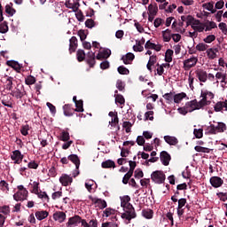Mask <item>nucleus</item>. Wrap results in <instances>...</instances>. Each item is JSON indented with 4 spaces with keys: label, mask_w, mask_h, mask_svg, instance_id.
I'll use <instances>...</instances> for the list:
<instances>
[{
    "label": "nucleus",
    "mask_w": 227,
    "mask_h": 227,
    "mask_svg": "<svg viewBox=\"0 0 227 227\" xmlns=\"http://www.w3.org/2000/svg\"><path fill=\"white\" fill-rule=\"evenodd\" d=\"M216 195L221 201H227V192H220Z\"/></svg>",
    "instance_id": "nucleus-61"
},
{
    "label": "nucleus",
    "mask_w": 227,
    "mask_h": 227,
    "mask_svg": "<svg viewBox=\"0 0 227 227\" xmlns=\"http://www.w3.org/2000/svg\"><path fill=\"white\" fill-rule=\"evenodd\" d=\"M227 127L224 122H217V125L215 126V131L216 134L223 133L226 130Z\"/></svg>",
    "instance_id": "nucleus-29"
},
{
    "label": "nucleus",
    "mask_w": 227,
    "mask_h": 227,
    "mask_svg": "<svg viewBox=\"0 0 227 227\" xmlns=\"http://www.w3.org/2000/svg\"><path fill=\"white\" fill-rule=\"evenodd\" d=\"M181 20L183 22H186V27H189L191 24H192V20H194V18L192 15H184L181 17Z\"/></svg>",
    "instance_id": "nucleus-32"
},
{
    "label": "nucleus",
    "mask_w": 227,
    "mask_h": 227,
    "mask_svg": "<svg viewBox=\"0 0 227 227\" xmlns=\"http://www.w3.org/2000/svg\"><path fill=\"white\" fill-rule=\"evenodd\" d=\"M193 134L197 139H201L203 137V129H194Z\"/></svg>",
    "instance_id": "nucleus-50"
},
{
    "label": "nucleus",
    "mask_w": 227,
    "mask_h": 227,
    "mask_svg": "<svg viewBox=\"0 0 227 227\" xmlns=\"http://www.w3.org/2000/svg\"><path fill=\"white\" fill-rule=\"evenodd\" d=\"M101 168H103L104 169H108L110 168H116V163H114L113 160H107L101 163Z\"/></svg>",
    "instance_id": "nucleus-26"
},
{
    "label": "nucleus",
    "mask_w": 227,
    "mask_h": 227,
    "mask_svg": "<svg viewBox=\"0 0 227 227\" xmlns=\"http://www.w3.org/2000/svg\"><path fill=\"white\" fill-rule=\"evenodd\" d=\"M162 37H163V42H171V31L169 28H167L165 31H162Z\"/></svg>",
    "instance_id": "nucleus-36"
},
{
    "label": "nucleus",
    "mask_w": 227,
    "mask_h": 227,
    "mask_svg": "<svg viewBox=\"0 0 227 227\" xmlns=\"http://www.w3.org/2000/svg\"><path fill=\"white\" fill-rule=\"evenodd\" d=\"M84 102L82 101V99H80L78 100L76 103H75V109L74 111L76 113H84Z\"/></svg>",
    "instance_id": "nucleus-34"
},
{
    "label": "nucleus",
    "mask_w": 227,
    "mask_h": 227,
    "mask_svg": "<svg viewBox=\"0 0 227 227\" xmlns=\"http://www.w3.org/2000/svg\"><path fill=\"white\" fill-rule=\"evenodd\" d=\"M53 219L54 221H57L58 223H65V220L67 219V214L63 211H57L53 214Z\"/></svg>",
    "instance_id": "nucleus-17"
},
{
    "label": "nucleus",
    "mask_w": 227,
    "mask_h": 227,
    "mask_svg": "<svg viewBox=\"0 0 227 227\" xmlns=\"http://www.w3.org/2000/svg\"><path fill=\"white\" fill-rule=\"evenodd\" d=\"M81 224V216L75 215L74 216L69 217L66 227H78Z\"/></svg>",
    "instance_id": "nucleus-6"
},
{
    "label": "nucleus",
    "mask_w": 227,
    "mask_h": 227,
    "mask_svg": "<svg viewBox=\"0 0 227 227\" xmlns=\"http://www.w3.org/2000/svg\"><path fill=\"white\" fill-rule=\"evenodd\" d=\"M36 196L40 199L43 200V201H46V203H49V201H51V198H49V195L47 194L46 192H42V190H40L37 193Z\"/></svg>",
    "instance_id": "nucleus-28"
},
{
    "label": "nucleus",
    "mask_w": 227,
    "mask_h": 227,
    "mask_svg": "<svg viewBox=\"0 0 227 227\" xmlns=\"http://www.w3.org/2000/svg\"><path fill=\"white\" fill-rule=\"evenodd\" d=\"M136 59V55L132 52H129L126 55L121 57V61H123L124 65H132V62Z\"/></svg>",
    "instance_id": "nucleus-16"
},
{
    "label": "nucleus",
    "mask_w": 227,
    "mask_h": 227,
    "mask_svg": "<svg viewBox=\"0 0 227 227\" xmlns=\"http://www.w3.org/2000/svg\"><path fill=\"white\" fill-rule=\"evenodd\" d=\"M65 6L66 8H69L70 10H73L74 13H77V12H79V6H81V4H79V2L72 4L70 3V0H67L65 3Z\"/></svg>",
    "instance_id": "nucleus-19"
},
{
    "label": "nucleus",
    "mask_w": 227,
    "mask_h": 227,
    "mask_svg": "<svg viewBox=\"0 0 227 227\" xmlns=\"http://www.w3.org/2000/svg\"><path fill=\"white\" fill-rule=\"evenodd\" d=\"M85 26L91 29L93 27H95V20H93L92 19H88L85 21Z\"/></svg>",
    "instance_id": "nucleus-57"
},
{
    "label": "nucleus",
    "mask_w": 227,
    "mask_h": 227,
    "mask_svg": "<svg viewBox=\"0 0 227 227\" xmlns=\"http://www.w3.org/2000/svg\"><path fill=\"white\" fill-rule=\"evenodd\" d=\"M60 141H64V143H67V141H70V133L68 131L63 130L60 133Z\"/></svg>",
    "instance_id": "nucleus-41"
},
{
    "label": "nucleus",
    "mask_w": 227,
    "mask_h": 227,
    "mask_svg": "<svg viewBox=\"0 0 227 227\" xmlns=\"http://www.w3.org/2000/svg\"><path fill=\"white\" fill-rule=\"evenodd\" d=\"M163 98L167 100V104H173L175 94H173V92L166 93L165 95H163Z\"/></svg>",
    "instance_id": "nucleus-43"
},
{
    "label": "nucleus",
    "mask_w": 227,
    "mask_h": 227,
    "mask_svg": "<svg viewBox=\"0 0 227 227\" xmlns=\"http://www.w3.org/2000/svg\"><path fill=\"white\" fill-rule=\"evenodd\" d=\"M151 180L154 182V184H164L166 182V174L162 170H156L151 174Z\"/></svg>",
    "instance_id": "nucleus-2"
},
{
    "label": "nucleus",
    "mask_w": 227,
    "mask_h": 227,
    "mask_svg": "<svg viewBox=\"0 0 227 227\" xmlns=\"http://www.w3.org/2000/svg\"><path fill=\"white\" fill-rule=\"evenodd\" d=\"M160 160L163 166H169V161L171 160V155L166 152L162 151L160 154Z\"/></svg>",
    "instance_id": "nucleus-9"
},
{
    "label": "nucleus",
    "mask_w": 227,
    "mask_h": 227,
    "mask_svg": "<svg viewBox=\"0 0 227 227\" xmlns=\"http://www.w3.org/2000/svg\"><path fill=\"white\" fill-rule=\"evenodd\" d=\"M67 159L68 160H71V162H73L74 165H75L76 173H74V177L75 178V176H79V167L81 166V160L79 159V156H77V154H70L67 157Z\"/></svg>",
    "instance_id": "nucleus-4"
},
{
    "label": "nucleus",
    "mask_w": 227,
    "mask_h": 227,
    "mask_svg": "<svg viewBox=\"0 0 227 227\" xmlns=\"http://www.w3.org/2000/svg\"><path fill=\"white\" fill-rule=\"evenodd\" d=\"M11 159L14 160V164H20L22 159H24V154L20 150H15L12 153Z\"/></svg>",
    "instance_id": "nucleus-8"
},
{
    "label": "nucleus",
    "mask_w": 227,
    "mask_h": 227,
    "mask_svg": "<svg viewBox=\"0 0 227 227\" xmlns=\"http://www.w3.org/2000/svg\"><path fill=\"white\" fill-rule=\"evenodd\" d=\"M217 52H219V49L217 48H209L207 50V55L209 59H215L217 58Z\"/></svg>",
    "instance_id": "nucleus-24"
},
{
    "label": "nucleus",
    "mask_w": 227,
    "mask_h": 227,
    "mask_svg": "<svg viewBox=\"0 0 227 227\" xmlns=\"http://www.w3.org/2000/svg\"><path fill=\"white\" fill-rule=\"evenodd\" d=\"M77 37L72 36L69 40V53L75 52L77 51Z\"/></svg>",
    "instance_id": "nucleus-20"
},
{
    "label": "nucleus",
    "mask_w": 227,
    "mask_h": 227,
    "mask_svg": "<svg viewBox=\"0 0 227 227\" xmlns=\"http://www.w3.org/2000/svg\"><path fill=\"white\" fill-rule=\"evenodd\" d=\"M0 189L3 192H8V191H10V186L6 181L2 180L0 181Z\"/></svg>",
    "instance_id": "nucleus-44"
},
{
    "label": "nucleus",
    "mask_w": 227,
    "mask_h": 227,
    "mask_svg": "<svg viewBox=\"0 0 227 227\" xmlns=\"http://www.w3.org/2000/svg\"><path fill=\"white\" fill-rule=\"evenodd\" d=\"M122 127L125 129L126 133L129 134L130 132V129L132 128V123L130 121H124Z\"/></svg>",
    "instance_id": "nucleus-55"
},
{
    "label": "nucleus",
    "mask_w": 227,
    "mask_h": 227,
    "mask_svg": "<svg viewBox=\"0 0 227 227\" xmlns=\"http://www.w3.org/2000/svg\"><path fill=\"white\" fill-rule=\"evenodd\" d=\"M198 64V57H191L190 59L184 61V70H191V68H194Z\"/></svg>",
    "instance_id": "nucleus-5"
},
{
    "label": "nucleus",
    "mask_w": 227,
    "mask_h": 227,
    "mask_svg": "<svg viewBox=\"0 0 227 227\" xmlns=\"http://www.w3.org/2000/svg\"><path fill=\"white\" fill-rule=\"evenodd\" d=\"M137 216L136 209H134L132 204H129L128 207L124 208V213L121 214V218L127 221H132V219H136Z\"/></svg>",
    "instance_id": "nucleus-1"
},
{
    "label": "nucleus",
    "mask_w": 227,
    "mask_h": 227,
    "mask_svg": "<svg viewBox=\"0 0 227 227\" xmlns=\"http://www.w3.org/2000/svg\"><path fill=\"white\" fill-rule=\"evenodd\" d=\"M196 77L199 79L200 82H207L208 79V74H207V71L203 69H197L195 71Z\"/></svg>",
    "instance_id": "nucleus-10"
},
{
    "label": "nucleus",
    "mask_w": 227,
    "mask_h": 227,
    "mask_svg": "<svg viewBox=\"0 0 227 227\" xmlns=\"http://www.w3.org/2000/svg\"><path fill=\"white\" fill-rule=\"evenodd\" d=\"M116 88L119 90V91H124L125 90V83L121 80H117L116 82Z\"/></svg>",
    "instance_id": "nucleus-53"
},
{
    "label": "nucleus",
    "mask_w": 227,
    "mask_h": 227,
    "mask_svg": "<svg viewBox=\"0 0 227 227\" xmlns=\"http://www.w3.org/2000/svg\"><path fill=\"white\" fill-rule=\"evenodd\" d=\"M215 77H216L217 79H222V80H221V82H226V79H227V74H226V73L223 74V73H221V72H218V73H216Z\"/></svg>",
    "instance_id": "nucleus-54"
},
{
    "label": "nucleus",
    "mask_w": 227,
    "mask_h": 227,
    "mask_svg": "<svg viewBox=\"0 0 227 227\" xmlns=\"http://www.w3.org/2000/svg\"><path fill=\"white\" fill-rule=\"evenodd\" d=\"M11 95L12 97H15V98L17 99H20L23 97H26V95H27V92L26 91V89L24 88L22 83H18L15 90H12Z\"/></svg>",
    "instance_id": "nucleus-3"
},
{
    "label": "nucleus",
    "mask_w": 227,
    "mask_h": 227,
    "mask_svg": "<svg viewBox=\"0 0 227 227\" xmlns=\"http://www.w3.org/2000/svg\"><path fill=\"white\" fill-rule=\"evenodd\" d=\"M86 62L89 64L90 68H93V67H95V64L97 63V61L95 60V52L89 51L87 53Z\"/></svg>",
    "instance_id": "nucleus-18"
},
{
    "label": "nucleus",
    "mask_w": 227,
    "mask_h": 227,
    "mask_svg": "<svg viewBox=\"0 0 227 227\" xmlns=\"http://www.w3.org/2000/svg\"><path fill=\"white\" fill-rule=\"evenodd\" d=\"M164 139L168 143V145H170V146H176V145H178L177 137H171V136H165Z\"/></svg>",
    "instance_id": "nucleus-25"
},
{
    "label": "nucleus",
    "mask_w": 227,
    "mask_h": 227,
    "mask_svg": "<svg viewBox=\"0 0 227 227\" xmlns=\"http://www.w3.org/2000/svg\"><path fill=\"white\" fill-rule=\"evenodd\" d=\"M76 58L79 63H82V61H84V59H86V52H84V50H78L76 51Z\"/></svg>",
    "instance_id": "nucleus-35"
},
{
    "label": "nucleus",
    "mask_w": 227,
    "mask_h": 227,
    "mask_svg": "<svg viewBox=\"0 0 227 227\" xmlns=\"http://www.w3.org/2000/svg\"><path fill=\"white\" fill-rule=\"evenodd\" d=\"M202 8L207 10V12H211V13H215L217 12V10L214 9V2L203 4Z\"/></svg>",
    "instance_id": "nucleus-31"
},
{
    "label": "nucleus",
    "mask_w": 227,
    "mask_h": 227,
    "mask_svg": "<svg viewBox=\"0 0 227 227\" xmlns=\"http://www.w3.org/2000/svg\"><path fill=\"white\" fill-rule=\"evenodd\" d=\"M165 61L166 63H171V61H173V50H167L165 53Z\"/></svg>",
    "instance_id": "nucleus-39"
},
{
    "label": "nucleus",
    "mask_w": 227,
    "mask_h": 227,
    "mask_svg": "<svg viewBox=\"0 0 227 227\" xmlns=\"http://www.w3.org/2000/svg\"><path fill=\"white\" fill-rule=\"evenodd\" d=\"M63 111L65 116H74V113H75V109L72 108V105L67 104L63 106Z\"/></svg>",
    "instance_id": "nucleus-22"
},
{
    "label": "nucleus",
    "mask_w": 227,
    "mask_h": 227,
    "mask_svg": "<svg viewBox=\"0 0 227 227\" xmlns=\"http://www.w3.org/2000/svg\"><path fill=\"white\" fill-rule=\"evenodd\" d=\"M190 102L191 106L193 107V111L202 109V107H205V106H209L210 104V101H204V99H201L200 102H198L197 99H193Z\"/></svg>",
    "instance_id": "nucleus-7"
},
{
    "label": "nucleus",
    "mask_w": 227,
    "mask_h": 227,
    "mask_svg": "<svg viewBox=\"0 0 227 227\" xmlns=\"http://www.w3.org/2000/svg\"><path fill=\"white\" fill-rule=\"evenodd\" d=\"M117 72L121 74V75H129V74H130V71L129 70V68L125 67V66H120L117 68Z\"/></svg>",
    "instance_id": "nucleus-40"
},
{
    "label": "nucleus",
    "mask_w": 227,
    "mask_h": 227,
    "mask_svg": "<svg viewBox=\"0 0 227 227\" xmlns=\"http://www.w3.org/2000/svg\"><path fill=\"white\" fill-rule=\"evenodd\" d=\"M35 82H36V78L33 75H28L25 78V84H27V86H31L35 84Z\"/></svg>",
    "instance_id": "nucleus-42"
},
{
    "label": "nucleus",
    "mask_w": 227,
    "mask_h": 227,
    "mask_svg": "<svg viewBox=\"0 0 227 227\" xmlns=\"http://www.w3.org/2000/svg\"><path fill=\"white\" fill-rule=\"evenodd\" d=\"M6 65L8 67H11V68H13L14 70H16L18 73H20V70L22 69V66H20V64H19V62L15 60H8L6 62Z\"/></svg>",
    "instance_id": "nucleus-21"
},
{
    "label": "nucleus",
    "mask_w": 227,
    "mask_h": 227,
    "mask_svg": "<svg viewBox=\"0 0 227 227\" xmlns=\"http://www.w3.org/2000/svg\"><path fill=\"white\" fill-rule=\"evenodd\" d=\"M39 191H40V183L35 181V182L33 183V190H32V192H33L34 194H38Z\"/></svg>",
    "instance_id": "nucleus-56"
},
{
    "label": "nucleus",
    "mask_w": 227,
    "mask_h": 227,
    "mask_svg": "<svg viewBox=\"0 0 227 227\" xmlns=\"http://www.w3.org/2000/svg\"><path fill=\"white\" fill-rule=\"evenodd\" d=\"M206 130H207V134H211V135H215L216 134L215 125H214V124H211L210 126H208Z\"/></svg>",
    "instance_id": "nucleus-60"
},
{
    "label": "nucleus",
    "mask_w": 227,
    "mask_h": 227,
    "mask_svg": "<svg viewBox=\"0 0 227 227\" xmlns=\"http://www.w3.org/2000/svg\"><path fill=\"white\" fill-rule=\"evenodd\" d=\"M101 227H118V224L113 222H106V223H103Z\"/></svg>",
    "instance_id": "nucleus-64"
},
{
    "label": "nucleus",
    "mask_w": 227,
    "mask_h": 227,
    "mask_svg": "<svg viewBox=\"0 0 227 227\" xmlns=\"http://www.w3.org/2000/svg\"><path fill=\"white\" fill-rule=\"evenodd\" d=\"M115 102L120 104L121 106H123L125 104V98L121 94L115 95Z\"/></svg>",
    "instance_id": "nucleus-51"
},
{
    "label": "nucleus",
    "mask_w": 227,
    "mask_h": 227,
    "mask_svg": "<svg viewBox=\"0 0 227 227\" xmlns=\"http://www.w3.org/2000/svg\"><path fill=\"white\" fill-rule=\"evenodd\" d=\"M215 41V35H209L206 38H204L205 43H212V42Z\"/></svg>",
    "instance_id": "nucleus-62"
},
{
    "label": "nucleus",
    "mask_w": 227,
    "mask_h": 227,
    "mask_svg": "<svg viewBox=\"0 0 227 227\" xmlns=\"http://www.w3.org/2000/svg\"><path fill=\"white\" fill-rule=\"evenodd\" d=\"M219 29L223 33V35H227V25L224 22H221L218 25Z\"/></svg>",
    "instance_id": "nucleus-63"
},
{
    "label": "nucleus",
    "mask_w": 227,
    "mask_h": 227,
    "mask_svg": "<svg viewBox=\"0 0 227 227\" xmlns=\"http://www.w3.org/2000/svg\"><path fill=\"white\" fill-rule=\"evenodd\" d=\"M208 49V45L203 43H200L196 45V51H199L200 52H205Z\"/></svg>",
    "instance_id": "nucleus-46"
},
{
    "label": "nucleus",
    "mask_w": 227,
    "mask_h": 227,
    "mask_svg": "<svg viewBox=\"0 0 227 227\" xmlns=\"http://www.w3.org/2000/svg\"><path fill=\"white\" fill-rule=\"evenodd\" d=\"M185 97H187V94H185L184 92H181V93L174 95L175 104H180L182 102V100H184V98H185Z\"/></svg>",
    "instance_id": "nucleus-33"
},
{
    "label": "nucleus",
    "mask_w": 227,
    "mask_h": 227,
    "mask_svg": "<svg viewBox=\"0 0 227 227\" xmlns=\"http://www.w3.org/2000/svg\"><path fill=\"white\" fill-rule=\"evenodd\" d=\"M205 31H212V29L217 28V24L214 21L207 20L204 23Z\"/></svg>",
    "instance_id": "nucleus-27"
},
{
    "label": "nucleus",
    "mask_w": 227,
    "mask_h": 227,
    "mask_svg": "<svg viewBox=\"0 0 227 227\" xmlns=\"http://www.w3.org/2000/svg\"><path fill=\"white\" fill-rule=\"evenodd\" d=\"M132 175H134L132 172H129L126 173L122 178V184H124V185H127V184H129V180H130V178H132Z\"/></svg>",
    "instance_id": "nucleus-49"
},
{
    "label": "nucleus",
    "mask_w": 227,
    "mask_h": 227,
    "mask_svg": "<svg viewBox=\"0 0 227 227\" xmlns=\"http://www.w3.org/2000/svg\"><path fill=\"white\" fill-rule=\"evenodd\" d=\"M214 109L215 113H223V111H227V100L226 101H218Z\"/></svg>",
    "instance_id": "nucleus-15"
},
{
    "label": "nucleus",
    "mask_w": 227,
    "mask_h": 227,
    "mask_svg": "<svg viewBox=\"0 0 227 227\" xmlns=\"http://www.w3.org/2000/svg\"><path fill=\"white\" fill-rule=\"evenodd\" d=\"M29 125H23L20 129L22 136H27L29 134Z\"/></svg>",
    "instance_id": "nucleus-59"
},
{
    "label": "nucleus",
    "mask_w": 227,
    "mask_h": 227,
    "mask_svg": "<svg viewBox=\"0 0 227 227\" xmlns=\"http://www.w3.org/2000/svg\"><path fill=\"white\" fill-rule=\"evenodd\" d=\"M148 12L151 15H157V12H159V7L157 6V4H151L148 6Z\"/></svg>",
    "instance_id": "nucleus-37"
},
{
    "label": "nucleus",
    "mask_w": 227,
    "mask_h": 227,
    "mask_svg": "<svg viewBox=\"0 0 227 227\" xmlns=\"http://www.w3.org/2000/svg\"><path fill=\"white\" fill-rule=\"evenodd\" d=\"M142 215L145 219H153V210L150 208L143 209Z\"/></svg>",
    "instance_id": "nucleus-30"
},
{
    "label": "nucleus",
    "mask_w": 227,
    "mask_h": 227,
    "mask_svg": "<svg viewBox=\"0 0 227 227\" xmlns=\"http://www.w3.org/2000/svg\"><path fill=\"white\" fill-rule=\"evenodd\" d=\"M75 17L78 22H84V14L82 13V11L78 10L75 13Z\"/></svg>",
    "instance_id": "nucleus-52"
},
{
    "label": "nucleus",
    "mask_w": 227,
    "mask_h": 227,
    "mask_svg": "<svg viewBox=\"0 0 227 227\" xmlns=\"http://www.w3.org/2000/svg\"><path fill=\"white\" fill-rule=\"evenodd\" d=\"M37 221H43L49 217V213L46 210L36 211L35 214Z\"/></svg>",
    "instance_id": "nucleus-23"
},
{
    "label": "nucleus",
    "mask_w": 227,
    "mask_h": 227,
    "mask_svg": "<svg viewBox=\"0 0 227 227\" xmlns=\"http://www.w3.org/2000/svg\"><path fill=\"white\" fill-rule=\"evenodd\" d=\"M212 187H215V189H217L219 187H221V185H223L224 184V181L223 180V178L219 177V176H212L209 180Z\"/></svg>",
    "instance_id": "nucleus-14"
},
{
    "label": "nucleus",
    "mask_w": 227,
    "mask_h": 227,
    "mask_svg": "<svg viewBox=\"0 0 227 227\" xmlns=\"http://www.w3.org/2000/svg\"><path fill=\"white\" fill-rule=\"evenodd\" d=\"M27 194H28L27 190H23L22 192H17L13 195V200H15V201H24V200H27Z\"/></svg>",
    "instance_id": "nucleus-11"
},
{
    "label": "nucleus",
    "mask_w": 227,
    "mask_h": 227,
    "mask_svg": "<svg viewBox=\"0 0 227 227\" xmlns=\"http://www.w3.org/2000/svg\"><path fill=\"white\" fill-rule=\"evenodd\" d=\"M195 152H199L200 153H210V149L203 146L197 145L194 147Z\"/></svg>",
    "instance_id": "nucleus-45"
},
{
    "label": "nucleus",
    "mask_w": 227,
    "mask_h": 227,
    "mask_svg": "<svg viewBox=\"0 0 227 227\" xmlns=\"http://www.w3.org/2000/svg\"><path fill=\"white\" fill-rule=\"evenodd\" d=\"M0 214H4V215H10V206H0Z\"/></svg>",
    "instance_id": "nucleus-47"
},
{
    "label": "nucleus",
    "mask_w": 227,
    "mask_h": 227,
    "mask_svg": "<svg viewBox=\"0 0 227 227\" xmlns=\"http://www.w3.org/2000/svg\"><path fill=\"white\" fill-rule=\"evenodd\" d=\"M6 90H8L9 91H12L13 90V77L12 76H8L6 78Z\"/></svg>",
    "instance_id": "nucleus-38"
},
{
    "label": "nucleus",
    "mask_w": 227,
    "mask_h": 227,
    "mask_svg": "<svg viewBox=\"0 0 227 227\" xmlns=\"http://www.w3.org/2000/svg\"><path fill=\"white\" fill-rule=\"evenodd\" d=\"M59 182L64 187H67V185H70L74 182V179L67 174H62L59 177Z\"/></svg>",
    "instance_id": "nucleus-13"
},
{
    "label": "nucleus",
    "mask_w": 227,
    "mask_h": 227,
    "mask_svg": "<svg viewBox=\"0 0 227 227\" xmlns=\"http://www.w3.org/2000/svg\"><path fill=\"white\" fill-rule=\"evenodd\" d=\"M5 12L12 17L15 14V9L12 8L10 4H7L5 5Z\"/></svg>",
    "instance_id": "nucleus-58"
},
{
    "label": "nucleus",
    "mask_w": 227,
    "mask_h": 227,
    "mask_svg": "<svg viewBox=\"0 0 227 227\" xmlns=\"http://www.w3.org/2000/svg\"><path fill=\"white\" fill-rule=\"evenodd\" d=\"M0 33L4 35V33H8V22L4 21L0 24Z\"/></svg>",
    "instance_id": "nucleus-48"
},
{
    "label": "nucleus",
    "mask_w": 227,
    "mask_h": 227,
    "mask_svg": "<svg viewBox=\"0 0 227 227\" xmlns=\"http://www.w3.org/2000/svg\"><path fill=\"white\" fill-rule=\"evenodd\" d=\"M191 101H189L185 104L184 106L179 107L177 109L178 113H180V114H183L184 116H185L187 113H192V111H194V108L191 106Z\"/></svg>",
    "instance_id": "nucleus-12"
}]
</instances>
